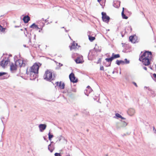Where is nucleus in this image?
Here are the masks:
<instances>
[{"label":"nucleus","instance_id":"25","mask_svg":"<svg viewBox=\"0 0 156 156\" xmlns=\"http://www.w3.org/2000/svg\"><path fill=\"white\" fill-rule=\"evenodd\" d=\"M48 139L49 140L51 141V138L53 137V135H51L50 134V132H49L48 134Z\"/></svg>","mask_w":156,"mask_h":156},{"label":"nucleus","instance_id":"21","mask_svg":"<svg viewBox=\"0 0 156 156\" xmlns=\"http://www.w3.org/2000/svg\"><path fill=\"white\" fill-rule=\"evenodd\" d=\"M30 27L33 28V29H39V28L34 23H33L32 25H31L30 26Z\"/></svg>","mask_w":156,"mask_h":156},{"label":"nucleus","instance_id":"22","mask_svg":"<svg viewBox=\"0 0 156 156\" xmlns=\"http://www.w3.org/2000/svg\"><path fill=\"white\" fill-rule=\"evenodd\" d=\"M134 36H131L129 37V39L130 41L132 42L135 43V41L134 40Z\"/></svg>","mask_w":156,"mask_h":156},{"label":"nucleus","instance_id":"48","mask_svg":"<svg viewBox=\"0 0 156 156\" xmlns=\"http://www.w3.org/2000/svg\"><path fill=\"white\" fill-rule=\"evenodd\" d=\"M23 46L24 47H26V46L25 45H23Z\"/></svg>","mask_w":156,"mask_h":156},{"label":"nucleus","instance_id":"9","mask_svg":"<svg viewBox=\"0 0 156 156\" xmlns=\"http://www.w3.org/2000/svg\"><path fill=\"white\" fill-rule=\"evenodd\" d=\"M23 62L20 59L17 60L15 62V65L17 66V67H21L23 66Z\"/></svg>","mask_w":156,"mask_h":156},{"label":"nucleus","instance_id":"53","mask_svg":"<svg viewBox=\"0 0 156 156\" xmlns=\"http://www.w3.org/2000/svg\"><path fill=\"white\" fill-rule=\"evenodd\" d=\"M2 123H3V121L2 120Z\"/></svg>","mask_w":156,"mask_h":156},{"label":"nucleus","instance_id":"29","mask_svg":"<svg viewBox=\"0 0 156 156\" xmlns=\"http://www.w3.org/2000/svg\"><path fill=\"white\" fill-rule=\"evenodd\" d=\"M103 1H104V0H98V2L102 6L103 3H102Z\"/></svg>","mask_w":156,"mask_h":156},{"label":"nucleus","instance_id":"40","mask_svg":"<svg viewBox=\"0 0 156 156\" xmlns=\"http://www.w3.org/2000/svg\"><path fill=\"white\" fill-rule=\"evenodd\" d=\"M153 76L154 77L156 78V74L154 73L153 74Z\"/></svg>","mask_w":156,"mask_h":156},{"label":"nucleus","instance_id":"24","mask_svg":"<svg viewBox=\"0 0 156 156\" xmlns=\"http://www.w3.org/2000/svg\"><path fill=\"white\" fill-rule=\"evenodd\" d=\"M89 39L90 41H92L94 40H95V38L94 37L91 36H90L89 35Z\"/></svg>","mask_w":156,"mask_h":156},{"label":"nucleus","instance_id":"2","mask_svg":"<svg viewBox=\"0 0 156 156\" xmlns=\"http://www.w3.org/2000/svg\"><path fill=\"white\" fill-rule=\"evenodd\" d=\"M142 53L141 52L140 55L139 60L142 61L145 66H148L150 64V60L152 58V53L151 51H145Z\"/></svg>","mask_w":156,"mask_h":156},{"label":"nucleus","instance_id":"7","mask_svg":"<svg viewBox=\"0 0 156 156\" xmlns=\"http://www.w3.org/2000/svg\"><path fill=\"white\" fill-rule=\"evenodd\" d=\"M5 60H2L0 63L1 66L3 68L5 67L9 61L8 58H5Z\"/></svg>","mask_w":156,"mask_h":156},{"label":"nucleus","instance_id":"27","mask_svg":"<svg viewBox=\"0 0 156 156\" xmlns=\"http://www.w3.org/2000/svg\"><path fill=\"white\" fill-rule=\"evenodd\" d=\"M105 60H106L107 62H112V61L113 60V58L111 57L110 58H106L105 59Z\"/></svg>","mask_w":156,"mask_h":156},{"label":"nucleus","instance_id":"14","mask_svg":"<svg viewBox=\"0 0 156 156\" xmlns=\"http://www.w3.org/2000/svg\"><path fill=\"white\" fill-rule=\"evenodd\" d=\"M77 45V44L74 41L73 42L71 46H70V50H72V49L76 48Z\"/></svg>","mask_w":156,"mask_h":156},{"label":"nucleus","instance_id":"13","mask_svg":"<svg viewBox=\"0 0 156 156\" xmlns=\"http://www.w3.org/2000/svg\"><path fill=\"white\" fill-rule=\"evenodd\" d=\"M75 61L76 63H82L83 62V59L81 57H77Z\"/></svg>","mask_w":156,"mask_h":156},{"label":"nucleus","instance_id":"37","mask_svg":"<svg viewBox=\"0 0 156 156\" xmlns=\"http://www.w3.org/2000/svg\"><path fill=\"white\" fill-rule=\"evenodd\" d=\"M72 91L74 92H76V90L75 89H73Z\"/></svg>","mask_w":156,"mask_h":156},{"label":"nucleus","instance_id":"1","mask_svg":"<svg viewBox=\"0 0 156 156\" xmlns=\"http://www.w3.org/2000/svg\"><path fill=\"white\" fill-rule=\"evenodd\" d=\"M41 65L39 63H36L29 69H27V73L30 76V80H34L37 76L39 68Z\"/></svg>","mask_w":156,"mask_h":156},{"label":"nucleus","instance_id":"23","mask_svg":"<svg viewBox=\"0 0 156 156\" xmlns=\"http://www.w3.org/2000/svg\"><path fill=\"white\" fill-rule=\"evenodd\" d=\"M115 116L114 117V118L115 119H118V118H121L122 117V116L119 113H117L115 114Z\"/></svg>","mask_w":156,"mask_h":156},{"label":"nucleus","instance_id":"8","mask_svg":"<svg viewBox=\"0 0 156 156\" xmlns=\"http://www.w3.org/2000/svg\"><path fill=\"white\" fill-rule=\"evenodd\" d=\"M47 125L45 124H40L39 125V128L40 131L41 132H43L46 128Z\"/></svg>","mask_w":156,"mask_h":156},{"label":"nucleus","instance_id":"39","mask_svg":"<svg viewBox=\"0 0 156 156\" xmlns=\"http://www.w3.org/2000/svg\"><path fill=\"white\" fill-rule=\"evenodd\" d=\"M143 68L145 70H147V68L146 67L144 66L143 67Z\"/></svg>","mask_w":156,"mask_h":156},{"label":"nucleus","instance_id":"17","mask_svg":"<svg viewBox=\"0 0 156 156\" xmlns=\"http://www.w3.org/2000/svg\"><path fill=\"white\" fill-rule=\"evenodd\" d=\"M17 66L15 64L12 63L10 65V70L11 71H14L16 69Z\"/></svg>","mask_w":156,"mask_h":156},{"label":"nucleus","instance_id":"30","mask_svg":"<svg viewBox=\"0 0 156 156\" xmlns=\"http://www.w3.org/2000/svg\"><path fill=\"white\" fill-rule=\"evenodd\" d=\"M125 63L126 64H128L129 63V60H128L126 58H125Z\"/></svg>","mask_w":156,"mask_h":156},{"label":"nucleus","instance_id":"5","mask_svg":"<svg viewBox=\"0 0 156 156\" xmlns=\"http://www.w3.org/2000/svg\"><path fill=\"white\" fill-rule=\"evenodd\" d=\"M69 78L71 82L73 83H76L77 81V79H76V77L74 74L72 73L69 75Z\"/></svg>","mask_w":156,"mask_h":156},{"label":"nucleus","instance_id":"35","mask_svg":"<svg viewBox=\"0 0 156 156\" xmlns=\"http://www.w3.org/2000/svg\"><path fill=\"white\" fill-rule=\"evenodd\" d=\"M133 83L136 87H137V85L135 82H133Z\"/></svg>","mask_w":156,"mask_h":156},{"label":"nucleus","instance_id":"15","mask_svg":"<svg viewBox=\"0 0 156 156\" xmlns=\"http://www.w3.org/2000/svg\"><path fill=\"white\" fill-rule=\"evenodd\" d=\"M30 19V17L28 16H24L23 19L24 22L26 23H28Z\"/></svg>","mask_w":156,"mask_h":156},{"label":"nucleus","instance_id":"50","mask_svg":"<svg viewBox=\"0 0 156 156\" xmlns=\"http://www.w3.org/2000/svg\"><path fill=\"white\" fill-rule=\"evenodd\" d=\"M46 21H47V20H45V22H46Z\"/></svg>","mask_w":156,"mask_h":156},{"label":"nucleus","instance_id":"36","mask_svg":"<svg viewBox=\"0 0 156 156\" xmlns=\"http://www.w3.org/2000/svg\"><path fill=\"white\" fill-rule=\"evenodd\" d=\"M153 130L154 131V133H156V129L154 127H153Z\"/></svg>","mask_w":156,"mask_h":156},{"label":"nucleus","instance_id":"34","mask_svg":"<svg viewBox=\"0 0 156 156\" xmlns=\"http://www.w3.org/2000/svg\"><path fill=\"white\" fill-rule=\"evenodd\" d=\"M100 70H104V68L103 66H101L100 68Z\"/></svg>","mask_w":156,"mask_h":156},{"label":"nucleus","instance_id":"52","mask_svg":"<svg viewBox=\"0 0 156 156\" xmlns=\"http://www.w3.org/2000/svg\"><path fill=\"white\" fill-rule=\"evenodd\" d=\"M43 19V20H44V18H43V19Z\"/></svg>","mask_w":156,"mask_h":156},{"label":"nucleus","instance_id":"31","mask_svg":"<svg viewBox=\"0 0 156 156\" xmlns=\"http://www.w3.org/2000/svg\"><path fill=\"white\" fill-rule=\"evenodd\" d=\"M55 62L57 63V65L58 66H59L60 67L61 66H63V64H61L60 63H58L57 62Z\"/></svg>","mask_w":156,"mask_h":156},{"label":"nucleus","instance_id":"32","mask_svg":"<svg viewBox=\"0 0 156 156\" xmlns=\"http://www.w3.org/2000/svg\"><path fill=\"white\" fill-rule=\"evenodd\" d=\"M6 73L5 72H0V77L2 76L3 75L6 74Z\"/></svg>","mask_w":156,"mask_h":156},{"label":"nucleus","instance_id":"4","mask_svg":"<svg viewBox=\"0 0 156 156\" xmlns=\"http://www.w3.org/2000/svg\"><path fill=\"white\" fill-rule=\"evenodd\" d=\"M101 15L103 21L106 23H108L110 19L109 16L107 15L106 13L104 12H102Z\"/></svg>","mask_w":156,"mask_h":156},{"label":"nucleus","instance_id":"11","mask_svg":"<svg viewBox=\"0 0 156 156\" xmlns=\"http://www.w3.org/2000/svg\"><path fill=\"white\" fill-rule=\"evenodd\" d=\"M56 84L57 86H59L61 89H63L65 88V84L64 83H62L61 82H56Z\"/></svg>","mask_w":156,"mask_h":156},{"label":"nucleus","instance_id":"41","mask_svg":"<svg viewBox=\"0 0 156 156\" xmlns=\"http://www.w3.org/2000/svg\"><path fill=\"white\" fill-rule=\"evenodd\" d=\"M120 118L122 119H125V118H124L123 117H122H122H121Z\"/></svg>","mask_w":156,"mask_h":156},{"label":"nucleus","instance_id":"42","mask_svg":"<svg viewBox=\"0 0 156 156\" xmlns=\"http://www.w3.org/2000/svg\"><path fill=\"white\" fill-rule=\"evenodd\" d=\"M124 8H122V12H124Z\"/></svg>","mask_w":156,"mask_h":156},{"label":"nucleus","instance_id":"46","mask_svg":"<svg viewBox=\"0 0 156 156\" xmlns=\"http://www.w3.org/2000/svg\"><path fill=\"white\" fill-rule=\"evenodd\" d=\"M44 139L45 140H46V138L44 137Z\"/></svg>","mask_w":156,"mask_h":156},{"label":"nucleus","instance_id":"51","mask_svg":"<svg viewBox=\"0 0 156 156\" xmlns=\"http://www.w3.org/2000/svg\"><path fill=\"white\" fill-rule=\"evenodd\" d=\"M62 28H64V27H62Z\"/></svg>","mask_w":156,"mask_h":156},{"label":"nucleus","instance_id":"10","mask_svg":"<svg viewBox=\"0 0 156 156\" xmlns=\"http://www.w3.org/2000/svg\"><path fill=\"white\" fill-rule=\"evenodd\" d=\"M87 88V89L84 91V93L88 96V94L92 92V90L89 86H88Z\"/></svg>","mask_w":156,"mask_h":156},{"label":"nucleus","instance_id":"18","mask_svg":"<svg viewBox=\"0 0 156 156\" xmlns=\"http://www.w3.org/2000/svg\"><path fill=\"white\" fill-rule=\"evenodd\" d=\"M116 63L118 65H119L120 64H125V62L123 60H117L116 61Z\"/></svg>","mask_w":156,"mask_h":156},{"label":"nucleus","instance_id":"49","mask_svg":"<svg viewBox=\"0 0 156 156\" xmlns=\"http://www.w3.org/2000/svg\"><path fill=\"white\" fill-rule=\"evenodd\" d=\"M5 77H4H4H3V78H2V79H5Z\"/></svg>","mask_w":156,"mask_h":156},{"label":"nucleus","instance_id":"45","mask_svg":"<svg viewBox=\"0 0 156 156\" xmlns=\"http://www.w3.org/2000/svg\"><path fill=\"white\" fill-rule=\"evenodd\" d=\"M149 68L151 69H152V67H151V66H150Z\"/></svg>","mask_w":156,"mask_h":156},{"label":"nucleus","instance_id":"38","mask_svg":"<svg viewBox=\"0 0 156 156\" xmlns=\"http://www.w3.org/2000/svg\"><path fill=\"white\" fill-rule=\"evenodd\" d=\"M94 49L96 51H100L98 50H97V49L96 48V46L94 48Z\"/></svg>","mask_w":156,"mask_h":156},{"label":"nucleus","instance_id":"33","mask_svg":"<svg viewBox=\"0 0 156 156\" xmlns=\"http://www.w3.org/2000/svg\"><path fill=\"white\" fill-rule=\"evenodd\" d=\"M55 156H62L60 153H56L55 154Z\"/></svg>","mask_w":156,"mask_h":156},{"label":"nucleus","instance_id":"16","mask_svg":"<svg viewBox=\"0 0 156 156\" xmlns=\"http://www.w3.org/2000/svg\"><path fill=\"white\" fill-rule=\"evenodd\" d=\"M120 5V2L119 1H114L113 6L115 8H118Z\"/></svg>","mask_w":156,"mask_h":156},{"label":"nucleus","instance_id":"12","mask_svg":"<svg viewBox=\"0 0 156 156\" xmlns=\"http://www.w3.org/2000/svg\"><path fill=\"white\" fill-rule=\"evenodd\" d=\"M135 113V110L133 108H130L129 109L128 111V113L130 116H132Z\"/></svg>","mask_w":156,"mask_h":156},{"label":"nucleus","instance_id":"26","mask_svg":"<svg viewBox=\"0 0 156 156\" xmlns=\"http://www.w3.org/2000/svg\"><path fill=\"white\" fill-rule=\"evenodd\" d=\"M122 16L123 19H127L128 18V17L126 16V15L124 14V13L123 12H122Z\"/></svg>","mask_w":156,"mask_h":156},{"label":"nucleus","instance_id":"3","mask_svg":"<svg viewBox=\"0 0 156 156\" xmlns=\"http://www.w3.org/2000/svg\"><path fill=\"white\" fill-rule=\"evenodd\" d=\"M43 77L44 79L46 80L51 81L52 78V72L47 70L45 71Z\"/></svg>","mask_w":156,"mask_h":156},{"label":"nucleus","instance_id":"19","mask_svg":"<svg viewBox=\"0 0 156 156\" xmlns=\"http://www.w3.org/2000/svg\"><path fill=\"white\" fill-rule=\"evenodd\" d=\"M48 149L51 152H52L53 151L54 148L51 144H49L48 146Z\"/></svg>","mask_w":156,"mask_h":156},{"label":"nucleus","instance_id":"20","mask_svg":"<svg viewBox=\"0 0 156 156\" xmlns=\"http://www.w3.org/2000/svg\"><path fill=\"white\" fill-rule=\"evenodd\" d=\"M112 57L113 58V60L115 58H119L120 57V55L119 54L115 55L114 53H113Z\"/></svg>","mask_w":156,"mask_h":156},{"label":"nucleus","instance_id":"47","mask_svg":"<svg viewBox=\"0 0 156 156\" xmlns=\"http://www.w3.org/2000/svg\"><path fill=\"white\" fill-rule=\"evenodd\" d=\"M53 143V141H52V142H51V143Z\"/></svg>","mask_w":156,"mask_h":156},{"label":"nucleus","instance_id":"43","mask_svg":"<svg viewBox=\"0 0 156 156\" xmlns=\"http://www.w3.org/2000/svg\"><path fill=\"white\" fill-rule=\"evenodd\" d=\"M65 31L66 32H68V30H66L65 29Z\"/></svg>","mask_w":156,"mask_h":156},{"label":"nucleus","instance_id":"44","mask_svg":"<svg viewBox=\"0 0 156 156\" xmlns=\"http://www.w3.org/2000/svg\"><path fill=\"white\" fill-rule=\"evenodd\" d=\"M88 113H89V112H87L86 114H87V115H88Z\"/></svg>","mask_w":156,"mask_h":156},{"label":"nucleus","instance_id":"28","mask_svg":"<svg viewBox=\"0 0 156 156\" xmlns=\"http://www.w3.org/2000/svg\"><path fill=\"white\" fill-rule=\"evenodd\" d=\"M5 28H3L0 25V31L4 32L5 31Z\"/></svg>","mask_w":156,"mask_h":156},{"label":"nucleus","instance_id":"6","mask_svg":"<svg viewBox=\"0 0 156 156\" xmlns=\"http://www.w3.org/2000/svg\"><path fill=\"white\" fill-rule=\"evenodd\" d=\"M127 125V123L124 121H121L119 124H116L117 128L119 129L121 127H125Z\"/></svg>","mask_w":156,"mask_h":156}]
</instances>
